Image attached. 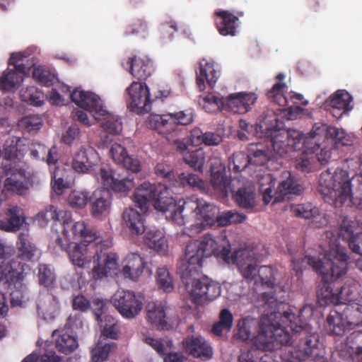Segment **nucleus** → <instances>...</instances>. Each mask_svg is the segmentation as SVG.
<instances>
[{"mask_svg": "<svg viewBox=\"0 0 362 362\" xmlns=\"http://www.w3.org/2000/svg\"><path fill=\"white\" fill-rule=\"evenodd\" d=\"M288 250L296 273L302 272V264L306 262L321 276L322 283L317 291V298L322 306L333 304L336 307L346 300L343 296L346 287L339 286L334 289V284H339L338 281L347 272L349 257L345 247L336 245L325 254L317 257L306 255L303 258L295 256L291 248L288 247Z\"/></svg>", "mask_w": 362, "mask_h": 362, "instance_id": "1", "label": "nucleus"}, {"mask_svg": "<svg viewBox=\"0 0 362 362\" xmlns=\"http://www.w3.org/2000/svg\"><path fill=\"white\" fill-rule=\"evenodd\" d=\"M258 124L261 133L267 139V144L263 143L250 144L247 156L250 164L264 165L268 161L283 157L291 151H297L302 139L300 131L277 128L278 118L274 112H264Z\"/></svg>", "mask_w": 362, "mask_h": 362, "instance_id": "2", "label": "nucleus"}, {"mask_svg": "<svg viewBox=\"0 0 362 362\" xmlns=\"http://www.w3.org/2000/svg\"><path fill=\"white\" fill-rule=\"evenodd\" d=\"M55 243L61 250L67 253L74 266L81 268L88 267L93 260L92 276L94 279L107 277L118 270V255L107 252L112 245L109 240L75 243L65 237L57 238Z\"/></svg>", "mask_w": 362, "mask_h": 362, "instance_id": "3", "label": "nucleus"}, {"mask_svg": "<svg viewBox=\"0 0 362 362\" xmlns=\"http://www.w3.org/2000/svg\"><path fill=\"white\" fill-rule=\"evenodd\" d=\"M261 300L264 303L263 305L270 309L269 318L271 319L272 337L274 346L277 344L286 345L292 338L291 333L304 334L301 333L303 327L296 322L297 319L295 315L288 311L281 313L279 307L282 305L281 302H279L274 294L270 293H263L260 296Z\"/></svg>", "mask_w": 362, "mask_h": 362, "instance_id": "4", "label": "nucleus"}, {"mask_svg": "<svg viewBox=\"0 0 362 362\" xmlns=\"http://www.w3.org/2000/svg\"><path fill=\"white\" fill-rule=\"evenodd\" d=\"M214 205L196 196L180 199L177 211H174L173 223L182 226L191 218L200 220L204 226H212L215 223Z\"/></svg>", "mask_w": 362, "mask_h": 362, "instance_id": "5", "label": "nucleus"}, {"mask_svg": "<svg viewBox=\"0 0 362 362\" xmlns=\"http://www.w3.org/2000/svg\"><path fill=\"white\" fill-rule=\"evenodd\" d=\"M276 184V180L271 174L264 175L259 181V190L262 192L263 201L266 204L272 200L276 203L290 199L291 195H300L303 191V186L289 171L281 173L278 187L273 192Z\"/></svg>", "mask_w": 362, "mask_h": 362, "instance_id": "6", "label": "nucleus"}, {"mask_svg": "<svg viewBox=\"0 0 362 362\" xmlns=\"http://www.w3.org/2000/svg\"><path fill=\"white\" fill-rule=\"evenodd\" d=\"M319 191L335 204H344L351 195V180L347 170L337 168L333 173L329 169L321 173Z\"/></svg>", "mask_w": 362, "mask_h": 362, "instance_id": "7", "label": "nucleus"}, {"mask_svg": "<svg viewBox=\"0 0 362 362\" xmlns=\"http://www.w3.org/2000/svg\"><path fill=\"white\" fill-rule=\"evenodd\" d=\"M4 172L6 176L4 189L18 195L25 194L33 184V173L28 170L25 162L4 164Z\"/></svg>", "mask_w": 362, "mask_h": 362, "instance_id": "8", "label": "nucleus"}, {"mask_svg": "<svg viewBox=\"0 0 362 362\" xmlns=\"http://www.w3.org/2000/svg\"><path fill=\"white\" fill-rule=\"evenodd\" d=\"M197 276L182 279L193 303L202 305L215 300L221 295L219 283L206 276L200 279H197Z\"/></svg>", "mask_w": 362, "mask_h": 362, "instance_id": "9", "label": "nucleus"}, {"mask_svg": "<svg viewBox=\"0 0 362 362\" xmlns=\"http://www.w3.org/2000/svg\"><path fill=\"white\" fill-rule=\"evenodd\" d=\"M317 345L318 337L316 334H306L295 345L286 347L281 358L285 362H301L315 356V362H327L326 358L317 353Z\"/></svg>", "mask_w": 362, "mask_h": 362, "instance_id": "10", "label": "nucleus"}, {"mask_svg": "<svg viewBox=\"0 0 362 362\" xmlns=\"http://www.w3.org/2000/svg\"><path fill=\"white\" fill-rule=\"evenodd\" d=\"M194 113L187 109L166 115H151L147 121L148 127L160 134H168L176 131L179 126H185L193 121Z\"/></svg>", "mask_w": 362, "mask_h": 362, "instance_id": "11", "label": "nucleus"}, {"mask_svg": "<svg viewBox=\"0 0 362 362\" xmlns=\"http://www.w3.org/2000/svg\"><path fill=\"white\" fill-rule=\"evenodd\" d=\"M206 258L199 240H191L185 247V253L177 263V272L182 279L198 276Z\"/></svg>", "mask_w": 362, "mask_h": 362, "instance_id": "12", "label": "nucleus"}, {"mask_svg": "<svg viewBox=\"0 0 362 362\" xmlns=\"http://www.w3.org/2000/svg\"><path fill=\"white\" fill-rule=\"evenodd\" d=\"M8 66H13V69L8 68L0 77V90L4 91L17 89L23 82V75L27 72V67L21 53H13L11 55Z\"/></svg>", "mask_w": 362, "mask_h": 362, "instance_id": "13", "label": "nucleus"}, {"mask_svg": "<svg viewBox=\"0 0 362 362\" xmlns=\"http://www.w3.org/2000/svg\"><path fill=\"white\" fill-rule=\"evenodd\" d=\"M127 93L128 94L127 106L131 111L142 114L151 110L150 93L145 82H132L127 88Z\"/></svg>", "mask_w": 362, "mask_h": 362, "instance_id": "14", "label": "nucleus"}, {"mask_svg": "<svg viewBox=\"0 0 362 362\" xmlns=\"http://www.w3.org/2000/svg\"><path fill=\"white\" fill-rule=\"evenodd\" d=\"M111 302L124 317H136L142 309V301L132 291L119 290L112 297Z\"/></svg>", "mask_w": 362, "mask_h": 362, "instance_id": "15", "label": "nucleus"}, {"mask_svg": "<svg viewBox=\"0 0 362 362\" xmlns=\"http://www.w3.org/2000/svg\"><path fill=\"white\" fill-rule=\"evenodd\" d=\"M198 240L206 257L215 255L221 257L224 259L229 258L230 245L226 235L215 236L213 234L206 233Z\"/></svg>", "mask_w": 362, "mask_h": 362, "instance_id": "16", "label": "nucleus"}, {"mask_svg": "<svg viewBox=\"0 0 362 362\" xmlns=\"http://www.w3.org/2000/svg\"><path fill=\"white\" fill-rule=\"evenodd\" d=\"M232 260L235 264L242 276L248 281L255 279L257 266V254L250 249L240 248L232 254Z\"/></svg>", "mask_w": 362, "mask_h": 362, "instance_id": "17", "label": "nucleus"}, {"mask_svg": "<svg viewBox=\"0 0 362 362\" xmlns=\"http://www.w3.org/2000/svg\"><path fill=\"white\" fill-rule=\"evenodd\" d=\"M29 226L25 212L20 206H12L0 216V230L2 231L16 233L22 229L28 231Z\"/></svg>", "mask_w": 362, "mask_h": 362, "instance_id": "18", "label": "nucleus"}, {"mask_svg": "<svg viewBox=\"0 0 362 362\" xmlns=\"http://www.w3.org/2000/svg\"><path fill=\"white\" fill-rule=\"evenodd\" d=\"M61 226L63 228L62 234V236H58L57 238L67 237L70 240L69 232L71 231L74 238H82L83 239L82 242L100 241V237L97 235V233L88 228L84 221L74 222L71 216V213L69 211L68 215L63 219Z\"/></svg>", "mask_w": 362, "mask_h": 362, "instance_id": "19", "label": "nucleus"}, {"mask_svg": "<svg viewBox=\"0 0 362 362\" xmlns=\"http://www.w3.org/2000/svg\"><path fill=\"white\" fill-rule=\"evenodd\" d=\"M70 97L78 107L90 112L95 119H100L101 115L105 112L100 98L93 93L76 89Z\"/></svg>", "mask_w": 362, "mask_h": 362, "instance_id": "20", "label": "nucleus"}, {"mask_svg": "<svg viewBox=\"0 0 362 362\" xmlns=\"http://www.w3.org/2000/svg\"><path fill=\"white\" fill-rule=\"evenodd\" d=\"M95 156V152L93 148H81L74 157L72 161L73 169L78 173L92 174L99 180V169L105 167L98 165L92 160V157Z\"/></svg>", "mask_w": 362, "mask_h": 362, "instance_id": "21", "label": "nucleus"}, {"mask_svg": "<svg viewBox=\"0 0 362 362\" xmlns=\"http://www.w3.org/2000/svg\"><path fill=\"white\" fill-rule=\"evenodd\" d=\"M98 175L99 180L103 185L105 190H112L117 193L127 194L134 186L133 180L123 178L119 180L116 178L112 171L107 167L100 168Z\"/></svg>", "mask_w": 362, "mask_h": 362, "instance_id": "22", "label": "nucleus"}, {"mask_svg": "<svg viewBox=\"0 0 362 362\" xmlns=\"http://www.w3.org/2000/svg\"><path fill=\"white\" fill-rule=\"evenodd\" d=\"M211 179L210 182L214 189L222 196H227L230 180L227 177L225 165L217 157L209 159Z\"/></svg>", "mask_w": 362, "mask_h": 362, "instance_id": "23", "label": "nucleus"}, {"mask_svg": "<svg viewBox=\"0 0 362 362\" xmlns=\"http://www.w3.org/2000/svg\"><path fill=\"white\" fill-rule=\"evenodd\" d=\"M254 93L240 92L232 93L225 98V110L237 114H244L252 109L257 102Z\"/></svg>", "mask_w": 362, "mask_h": 362, "instance_id": "24", "label": "nucleus"}, {"mask_svg": "<svg viewBox=\"0 0 362 362\" xmlns=\"http://www.w3.org/2000/svg\"><path fill=\"white\" fill-rule=\"evenodd\" d=\"M182 344L186 352L194 358L208 360L213 356L211 346L200 335H189L184 339Z\"/></svg>", "mask_w": 362, "mask_h": 362, "instance_id": "25", "label": "nucleus"}, {"mask_svg": "<svg viewBox=\"0 0 362 362\" xmlns=\"http://www.w3.org/2000/svg\"><path fill=\"white\" fill-rule=\"evenodd\" d=\"M259 330L254 334V338L251 339L254 345L259 350L268 351L275 349L272 337L271 330V319L269 318V312L264 314L257 325Z\"/></svg>", "mask_w": 362, "mask_h": 362, "instance_id": "26", "label": "nucleus"}, {"mask_svg": "<svg viewBox=\"0 0 362 362\" xmlns=\"http://www.w3.org/2000/svg\"><path fill=\"white\" fill-rule=\"evenodd\" d=\"M158 189L155 185L144 182L134 190L132 200L141 213H146L149 207V202L158 197Z\"/></svg>", "mask_w": 362, "mask_h": 362, "instance_id": "27", "label": "nucleus"}, {"mask_svg": "<svg viewBox=\"0 0 362 362\" xmlns=\"http://www.w3.org/2000/svg\"><path fill=\"white\" fill-rule=\"evenodd\" d=\"M352 96L345 90H338L329 98L330 112L333 117L340 119L352 110Z\"/></svg>", "mask_w": 362, "mask_h": 362, "instance_id": "28", "label": "nucleus"}, {"mask_svg": "<svg viewBox=\"0 0 362 362\" xmlns=\"http://www.w3.org/2000/svg\"><path fill=\"white\" fill-rule=\"evenodd\" d=\"M291 211L297 217L313 218L312 223L316 228H321L327 224L325 214H320L319 209L310 202L293 204L291 206Z\"/></svg>", "mask_w": 362, "mask_h": 362, "instance_id": "29", "label": "nucleus"}, {"mask_svg": "<svg viewBox=\"0 0 362 362\" xmlns=\"http://www.w3.org/2000/svg\"><path fill=\"white\" fill-rule=\"evenodd\" d=\"M331 126H329L323 123H315L310 132L309 133L308 137H304V134L301 132L302 139L300 144L297 150L300 149L302 146L308 148L309 150L315 153L320 148V144L319 141L321 139H327L328 134H329V129Z\"/></svg>", "mask_w": 362, "mask_h": 362, "instance_id": "30", "label": "nucleus"}, {"mask_svg": "<svg viewBox=\"0 0 362 362\" xmlns=\"http://www.w3.org/2000/svg\"><path fill=\"white\" fill-rule=\"evenodd\" d=\"M111 205V195L107 190L98 189L90 195V214L94 218L108 214Z\"/></svg>", "mask_w": 362, "mask_h": 362, "instance_id": "31", "label": "nucleus"}, {"mask_svg": "<svg viewBox=\"0 0 362 362\" xmlns=\"http://www.w3.org/2000/svg\"><path fill=\"white\" fill-rule=\"evenodd\" d=\"M28 147V141L26 139L21 137H14L9 141H6L4 146V158L8 162L18 163L24 162L23 158Z\"/></svg>", "mask_w": 362, "mask_h": 362, "instance_id": "32", "label": "nucleus"}, {"mask_svg": "<svg viewBox=\"0 0 362 362\" xmlns=\"http://www.w3.org/2000/svg\"><path fill=\"white\" fill-rule=\"evenodd\" d=\"M127 64L129 66L130 74L140 81L144 82L154 71L153 62L147 57H129Z\"/></svg>", "mask_w": 362, "mask_h": 362, "instance_id": "33", "label": "nucleus"}, {"mask_svg": "<svg viewBox=\"0 0 362 362\" xmlns=\"http://www.w3.org/2000/svg\"><path fill=\"white\" fill-rule=\"evenodd\" d=\"M215 23L218 33L223 36H235L239 23V18L229 11H216Z\"/></svg>", "mask_w": 362, "mask_h": 362, "instance_id": "34", "label": "nucleus"}, {"mask_svg": "<svg viewBox=\"0 0 362 362\" xmlns=\"http://www.w3.org/2000/svg\"><path fill=\"white\" fill-rule=\"evenodd\" d=\"M16 248L17 250L16 257L25 262L33 261L38 251L36 245L31 240L28 230L21 232L18 234L16 242Z\"/></svg>", "mask_w": 362, "mask_h": 362, "instance_id": "35", "label": "nucleus"}, {"mask_svg": "<svg viewBox=\"0 0 362 362\" xmlns=\"http://www.w3.org/2000/svg\"><path fill=\"white\" fill-rule=\"evenodd\" d=\"M288 87L285 83L277 82L267 93V98L274 103L279 106L284 107H288V113L292 115L299 114L303 112V108L300 106H290L288 97L285 95Z\"/></svg>", "mask_w": 362, "mask_h": 362, "instance_id": "36", "label": "nucleus"}, {"mask_svg": "<svg viewBox=\"0 0 362 362\" xmlns=\"http://www.w3.org/2000/svg\"><path fill=\"white\" fill-rule=\"evenodd\" d=\"M112 160L117 164L133 173H138L141 169L140 162L127 154L124 147L119 144H114L110 149Z\"/></svg>", "mask_w": 362, "mask_h": 362, "instance_id": "37", "label": "nucleus"}, {"mask_svg": "<svg viewBox=\"0 0 362 362\" xmlns=\"http://www.w3.org/2000/svg\"><path fill=\"white\" fill-rule=\"evenodd\" d=\"M125 265L122 273L125 279L137 281L144 272L146 262L141 255L136 252L129 253L125 258Z\"/></svg>", "mask_w": 362, "mask_h": 362, "instance_id": "38", "label": "nucleus"}, {"mask_svg": "<svg viewBox=\"0 0 362 362\" xmlns=\"http://www.w3.org/2000/svg\"><path fill=\"white\" fill-rule=\"evenodd\" d=\"M235 202L242 209L252 211L256 206V194L255 186L247 183L240 187L233 194Z\"/></svg>", "mask_w": 362, "mask_h": 362, "instance_id": "39", "label": "nucleus"}, {"mask_svg": "<svg viewBox=\"0 0 362 362\" xmlns=\"http://www.w3.org/2000/svg\"><path fill=\"white\" fill-rule=\"evenodd\" d=\"M325 329L331 335L342 336L348 329L341 307L332 309L326 318Z\"/></svg>", "mask_w": 362, "mask_h": 362, "instance_id": "40", "label": "nucleus"}, {"mask_svg": "<svg viewBox=\"0 0 362 362\" xmlns=\"http://www.w3.org/2000/svg\"><path fill=\"white\" fill-rule=\"evenodd\" d=\"M122 218L126 228L132 235H139L145 230L143 216L133 208L126 209L122 214Z\"/></svg>", "mask_w": 362, "mask_h": 362, "instance_id": "41", "label": "nucleus"}, {"mask_svg": "<svg viewBox=\"0 0 362 362\" xmlns=\"http://www.w3.org/2000/svg\"><path fill=\"white\" fill-rule=\"evenodd\" d=\"M146 318L152 326L158 329H168L165 307L162 303H148L146 306Z\"/></svg>", "mask_w": 362, "mask_h": 362, "instance_id": "42", "label": "nucleus"}, {"mask_svg": "<svg viewBox=\"0 0 362 362\" xmlns=\"http://www.w3.org/2000/svg\"><path fill=\"white\" fill-rule=\"evenodd\" d=\"M341 315L349 330L354 329L362 323V305L358 303L346 304L341 303Z\"/></svg>", "mask_w": 362, "mask_h": 362, "instance_id": "43", "label": "nucleus"}, {"mask_svg": "<svg viewBox=\"0 0 362 362\" xmlns=\"http://www.w3.org/2000/svg\"><path fill=\"white\" fill-rule=\"evenodd\" d=\"M220 75L214 66L209 63H201L199 71H197L196 83L200 91L205 89V81L210 87H213Z\"/></svg>", "mask_w": 362, "mask_h": 362, "instance_id": "44", "label": "nucleus"}, {"mask_svg": "<svg viewBox=\"0 0 362 362\" xmlns=\"http://www.w3.org/2000/svg\"><path fill=\"white\" fill-rule=\"evenodd\" d=\"M171 185H173V188H183L189 187L199 189L202 192L206 190V183L197 175L185 173L177 175L176 178L173 180Z\"/></svg>", "mask_w": 362, "mask_h": 362, "instance_id": "45", "label": "nucleus"}, {"mask_svg": "<svg viewBox=\"0 0 362 362\" xmlns=\"http://www.w3.org/2000/svg\"><path fill=\"white\" fill-rule=\"evenodd\" d=\"M52 336L55 337V346L57 349L64 354H69L78 347L76 339L64 330H55Z\"/></svg>", "mask_w": 362, "mask_h": 362, "instance_id": "46", "label": "nucleus"}, {"mask_svg": "<svg viewBox=\"0 0 362 362\" xmlns=\"http://www.w3.org/2000/svg\"><path fill=\"white\" fill-rule=\"evenodd\" d=\"M68 215V211L64 210L57 211L53 205H49L45 209L40 211L35 216V220L40 226H45L49 221H54L56 224L59 223L62 226L63 219Z\"/></svg>", "mask_w": 362, "mask_h": 362, "instance_id": "47", "label": "nucleus"}, {"mask_svg": "<svg viewBox=\"0 0 362 362\" xmlns=\"http://www.w3.org/2000/svg\"><path fill=\"white\" fill-rule=\"evenodd\" d=\"M144 243L158 252H165L168 244L163 233L158 229H151L146 232Z\"/></svg>", "mask_w": 362, "mask_h": 362, "instance_id": "48", "label": "nucleus"}, {"mask_svg": "<svg viewBox=\"0 0 362 362\" xmlns=\"http://www.w3.org/2000/svg\"><path fill=\"white\" fill-rule=\"evenodd\" d=\"M257 322L249 317L240 319L237 325V337L243 341H251L257 332Z\"/></svg>", "mask_w": 362, "mask_h": 362, "instance_id": "49", "label": "nucleus"}, {"mask_svg": "<svg viewBox=\"0 0 362 362\" xmlns=\"http://www.w3.org/2000/svg\"><path fill=\"white\" fill-rule=\"evenodd\" d=\"M154 207L165 214L166 218L173 222L174 211H177V203L173 197H161L158 192V197L154 200Z\"/></svg>", "mask_w": 362, "mask_h": 362, "instance_id": "50", "label": "nucleus"}, {"mask_svg": "<svg viewBox=\"0 0 362 362\" xmlns=\"http://www.w3.org/2000/svg\"><path fill=\"white\" fill-rule=\"evenodd\" d=\"M103 115H101L100 119L101 127L108 134H119L122 130V123L120 118L117 116L110 114L105 109Z\"/></svg>", "mask_w": 362, "mask_h": 362, "instance_id": "51", "label": "nucleus"}, {"mask_svg": "<svg viewBox=\"0 0 362 362\" xmlns=\"http://www.w3.org/2000/svg\"><path fill=\"white\" fill-rule=\"evenodd\" d=\"M43 120L39 115H28L23 117L18 122L19 129L23 132L35 134L42 127Z\"/></svg>", "mask_w": 362, "mask_h": 362, "instance_id": "52", "label": "nucleus"}, {"mask_svg": "<svg viewBox=\"0 0 362 362\" xmlns=\"http://www.w3.org/2000/svg\"><path fill=\"white\" fill-rule=\"evenodd\" d=\"M199 105L207 112L216 113L225 110V98H218L213 94H209L204 97L200 101Z\"/></svg>", "mask_w": 362, "mask_h": 362, "instance_id": "53", "label": "nucleus"}, {"mask_svg": "<svg viewBox=\"0 0 362 362\" xmlns=\"http://www.w3.org/2000/svg\"><path fill=\"white\" fill-rule=\"evenodd\" d=\"M183 160L195 170L202 171L205 163V153L202 148L190 150L184 154Z\"/></svg>", "mask_w": 362, "mask_h": 362, "instance_id": "54", "label": "nucleus"}, {"mask_svg": "<svg viewBox=\"0 0 362 362\" xmlns=\"http://www.w3.org/2000/svg\"><path fill=\"white\" fill-rule=\"evenodd\" d=\"M37 278L39 284L46 288L54 286L56 276L54 270L46 264H40L38 266Z\"/></svg>", "mask_w": 362, "mask_h": 362, "instance_id": "55", "label": "nucleus"}, {"mask_svg": "<svg viewBox=\"0 0 362 362\" xmlns=\"http://www.w3.org/2000/svg\"><path fill=\"white\" fill-rule=\"evenodd\" d=\"M21 98L23 101L37 107L41 106L44 102L43 93L34 86H30L22 90Z\"/></svg>", "mask_w": 362, "mask_h": 362, "instance_id": "56", "label": "nucleus"}, {"mask_svg": "<svg viewBox=\"0 0 362 362\" xmlns=\"http://www.w3.org/2000/svg\"><path fill=\"white\" fill-rule=\"evenodd\" d=\"M116 349V344L103 343L100 341L96 346L91 350V359L93 362H103L105 361L110 352Z\"/></svg>", "mask_w": 362, "mask_h": 362, "instance_id": "57", "label": "nucleus"}, {"mask_svg": "<svg viewBox=\"0 0 362 362\" xmlns=\"http://www.w3.org/2000/svg\"><path fill=\"white\" fill-rule=\"evenodd\" d=\"M245 219L246 216L245 214L232 210L223 212L218 216H215V221L218 223V225L221 226L233 223H240Z\"/></svg>", "mask_w": 362, "mask_h": 362, "instance_id": "58", "label": "nucleus"}, {"mask_svg": "<svg viewBox=\"0 0 362 362\" xmlns=\"http://www.w3.org/2000/svg\"><path fill=\"white\" fill-rule=\"evenodd\" d=\"M66 172L64 169L55 166L52 173V187L57 194H62L64 189L69 187V183L65 180Z\"/></svg>", "mask_w": 362, "mask_h": 362, "instance_id": "59", "label": "nucleus"}, {"mask_svg": "<svg viewBox=\"0 0 362 362\" xmlns=\"http://www.w3.org/2000/svg\"><path fill=\"white\" fill-rule=\"evenodd\" d=\"M12 252H13V249L11 247H6L0 239V264L6 266L10 264V270L23 271V265L21 262L9 259Z\"/></svg>", "mask_w": 362, "mask_h": 362, "instance_id": "60", "label": "nucleus"}, {"mask_svg": "<svg viewBox=\"0 0 362 362\" xmlns=\"http://www.w3.org/2000/svg\"><path fill=\"white\" fill-rule=\"evenodd\" d=\"M305 148V152H303L299 158H296L295 167L298 171L308 173L313 170V166L312 161L315 158V153H313V151L308 148Z\"/></svg>", "mask_w": 362, "mask_h": 362, "instance_id": "61", "label": "nucleus"}, {"mask_svg": "<svg viewBox=\"0 0 362 362\" xmlns=\"http://www.w3.org/2000/svg\"><path fill=\"white\" fill-rule=\"evenodd\" d=\"M158 286L165 293H170L174 288L172 277L165 267L158 268L156 272Z\"/></svg>", "mask_w": 362, "mask_h": 362, "instance_id": "62", "label": "nucleus"}, {"mask_svg": "<svg viewBox=\"0 0 362 362\" xmlns=\"http://www.w3.org/2000/svg\"><path fill=\"white\" fill-rule=\"evenodd\" d=\"M90 196L86 191H72L68 197L70 206L74 209H83L90 202Z\"/></svg>", "mask_w": 362, "mask_h": 362, "instance_id": "63", "label": "nucleus"}, {"mask_svg": "<svg viewBox=\"0 0 362 362\" xmlns=\"http://www.w3.org/2000/svg\"><path fill=\"white\" fill-rule=\"evenodd\" d=\"M62 362V358L57 356L53 351H46L39 358L37 354L33 353L26 356L22 362Z\"/></svg>", "mask_w": 362, "mask_h": 362, "instance_id": "64", "label": "nucleus"}]
</instances>
